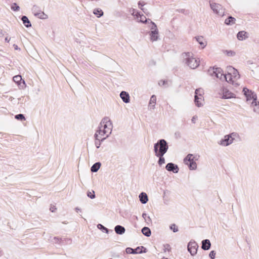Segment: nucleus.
<instances>
[{
	"label": "nucleus",
	"instance_id": "49530a36",
	"mask_svg": "<svg viewBox=\"0 0 259 259\" xmlns=\"http://www.w3.org/2000/svg\"><path fill=\"white\" fill-rule=\"evenodd\" d=\"M215 252L214 250H212L210 252L209 256L211 258L214 259L215 258Z\"/></svg>",
	"mask_w": 259,
	"mask_h": 259
},
{
	"label": "nucleus",
	"instance_id": "3c124183",
	"mask_svg": "<svg viewBox=\"0 0 259 259\" xmlns=\"http://www.w3.org/2000/svg\"><path fill=\"white\" fill-rule=\"evenodd\" d=\"M166 81L165 80H160L158 84L159 85H163L165 84Z\"/></svg>",
	"mask_w": 259,
	"mask_h": 259
},
{
	"label": "nucleus",
	"instance_id": "4be33fe9",
	"mask_svg": "<svg viewBox=\"0 0 259 259\" xmlns=\"http://www.w3.org/2000/svg\"><path fill=\"white\" fill-rule=\"evenodd\" d=\"M139 199L141 202L143 204H145L148 201V196L146 193L142 192L139 195Z\"/></svg>",
	"mask_w": 259,
	"mask_h": 259
},
{
	"label": "nucleus",
	"instance_id": "a878e982",
	"mask_svg": "<svg viewBox=\"0 0 259 259\" xmlns=\"http://www.w3.org/2000/svg\"><path fill=\"white\" fill-rule=\"evenodd\" d=\"M21 20H22L23 24L26 27H30L31 26V24L29 19H28V18L26 16H23L21 18Z\"/></svg>",
	"mask_w": 259,
	"mask_h": 259
},
{
	"label": "nucleus",
	"instance_id": "ddd939ff",
	"mask_svg": "<svg viewBox=\"0 0 259 259\" xmlns=\"http://www.w3.org/2000/svg\"><path fill=\"white\" fill-rule=\"evenodd\" d=\"M165 168L168 171H172L174 173H178L179 170L177 165L171 162L167 164Z\"/></svg>",
	"mask_w": 259,
	"mask_h": 259
},
{
	"label": "nucleus",
	"instance_id": "a19ab883",
	"mask_svg": "<svg viewBox=\"0 0 259 259\" xmlns=\"http://www.w3.org/2000/svg\"><path fill=\"white\" fill-rule=\"evenodd\" d=\"M15 118L18 120H25V118L24 116L22 114H19L15 115Z\"/></svg>",
	"mask_w": 259,
	"mask_h": 259
},
{
	"label": "nucleus",
	"instance_id": "37998d69",
	"mask_svg": "<svg viewBox=\"0 0 259 259\" xmlns=\"http://www.w3.org/2000/svg\"><path fill=\"white\" fill-rule=\"evenodd\" d=\"M228 136L231 138L232 139V140L233 141H234V140H235V139L238 137V134L236 133H232L229 135H228Z\"/></svg>",
	"mask_w": 259,
	"mask_h": 259
},
{
	"label": "nucleus",
	"instance_id": "5fc2aeb1",
	"mask_svg": "<svg viewBox=\"0 0 259 259\" xmlns=\"http://www.w3.org/2000/svg\"><path fill=\"white\" fill-rule=\"evenodd\" d=\"M135 251H138V253H141L142 252V251L141 250H140V247H138L136 249H135Z\"/></svg>",
	"mask_w": 259,
	"mask_h": 259
},
{
	"label": "nucleus",
	"instance_id": "393cba45",
	"mask_svg": "<svg viewBox=\"0 0 259 259\" xmlns=\"http://www.w3.org/2000/svg\"><path fill=\"white\" fill-rule=\"evenodd\" d=\"M252 107L254 112L259 113V102L257 100L251 102Z\"/></svg>",
	"mask_w": 259,
	"mask_h": 259
},
{
	"label": "nucleus",
	"instance_id": "7c9ffc66",
	"mask_svg": "<svg viewBox=\"0 0 259 259\" xmlns=\"http://www.w3.org/2000/svg\"><path fill=\"white\" fill-rule=\"evenodd\" d=\"M93 13L96 15L97 17L99 18L103 15V11L97 8L94 10Z\"/></svg>",
	"mask_w": 259,
	"mask_h": 259
},
{
	"label": "nucleus",
	"instance_id": "ea45409f",
	"mask_svg": "<svg viewBox=\"0 0 259 259\" xmlns=\"http://www.w3.org/2000/svg\"><path fill=\"white\" fill-rule=\"evenodd\" d=\"M171 249V247L169 244H166L163 245V250L164 252L169 251Z\"/></svg>",
	"mask_w": 259,
	"mask_h": 259
},
{
	"label": "nucleus",
	"instance_id": "c85d7f7f",
	"mask_svg": "<svg viewBox=\"0 0 259 259\" xmlns=\"http://www.w3.org/2000/svg\"><path fill=\"white\" fill-rule=\"evenodd\" d=\"M142 233L147 237H149L151 234L150 229L146 227H144L142 228Z\"/></svg>",
	"mask_w": 259,
	"mask_h": 259
},
{
	"label": "nucleus",
	"instance_id": "8fccbe9b",
	"mask_svg": "<svg viewBox=\"0 0 259 259\" xmlns=\"http://www.w3.org/2000/svg\"><path fill=\"white\" fill-rule=\"evenodd\" d=\"M101 140H96L95 141V145L97 148H99L101 145Z\"/></svg>",
	"mask_w": 259,
	"mask_h": 259
},
{
	"label": "nucleus",
	"instance_id": "423d86ee",
	"mask_svg": "<svg viewBox=\"0 0 259 259\" xmlns=\"http://www.w3.org/2000/svg\"><path fill=\"white\" fill-rule=\"evenodd\" d=\"M194 158L192 154H189L184 159V163L188 165L191 170H195L197 168V164L194 160Z\"/></svg>",
	"mask_w": 259,
	"mask_h": 259
},
{
	"label": "nucleus",
	"instance_id": "9b49d317",
	"mask_svg": "<svg viewBox=\"0 0 259 259\" xmlns=\"http://www.w3.org/2000/svg\"><path fill=\"white\" fill-rule=\"evenodd\" d=\"M223 79H225L228 82L232 83V84L234 85L235 86L237 87L239 85V84L232 77V74L230 72V71H228V74L225 75L224 74Z\"/></svg>",
	"mask_w": 259,
	"mask_h": 259
},
{
	"label": "nucleus",
	"instance_id": "0eeeda50",
	"mask_svg": "<svg viewBox=\"0 0 259 259\" xmlns=\"http://www.w3.org/2000/svg\"><path fill=\"white\" fill-rule=\"evenodd\" d=\"M243 92L246 98L247 101L252 100V102H254L257 100L256 95L251 90H249L246 88H244L243 89Z\"/></svg>",
	"mask_w": 259,
	"mask_h": 259
},
{
	"label": "nucleus",
	"instance_id": "cd10ccee",
	"mask_svg": "<svg viewBox=\"0 0 259 259\" xmlns=\"http://www.w3.org/2000/svg\"><path fill=\"white\" fill-rule=\"evenodd\" d=\"M236 19L232 16H229L225 21V23L226 25H232L235 24Z\"/></svg>",
	"mask_w": 259,
	"mask_h": 259
},
{
	"label": "nucleus",
	"instance_id": "6ab92c4d",
	"mask_svg": "<svg viewBox=\"0 0 259 259\" xmlns=\"http://www.w3.org/2000/svg\"><path fill=\"white\" fill-rule=\"evenodd\" d=\"M211 246V243L210 241L208 239H205L202 241V246L201 248L203 250H208Z\"/></svg>",
	"mask_w": 259,
	"mask_h": 259
},
{
	"label": "nucleus",
	"instance_id": "e2e57ef3",
	"mask_svg": "<svg viewBox=\"0 0 259 259\" xmlns=\"http://www.w3.org/2000/svg\"><path fill=\"white\" fill-rule=\"evenodd\" d=\"M21 98L18 99L19 100H21Z\"/></svg>",
	"mask_w": 259,
	"mask_h": 259
},
{
	"label": "nucleus",
	"instance_id": "6e6d98bb",
	"mask_svg": "<svg viewBox=\"0 0 259 259\" xmlns=\"http://www.w3.org/2000/svg\"><path fill=\"white\" fill-rule=\"evenodd\" d=\"M196 117H195V116H193L192 118V122H193V123H195V119H196Z\"/></svg>",
	"mask_w": 259,
	"mask_h": 259
},
{
	"label": "nucleus",
	"instance_id": "58836bf2",
	"mask_svg": "<svg viewBox=\"0 0 259 259\" xmlns=\"http://www.w3.org/2000/svg\"><path fill=\"white\" fill-rule=\"evenodd\" d=\"M126 252L127 253H133V254H135V253H138V251H135V249H133V248H131V247H127L126 248Z\"/></svg>",
	"mask_w": 259,
	"mask_h": 259
},
{
	"label": "nucleus",
	"instance_id": "13d9d810",
	"mask_svg": "<svg viewBox=\"0 0 259 259\" xmlns=\"http://www.w3.org/2000/svg\"><path fill=\"white\" fill-rule=\"evenodd\" d=\"M75 209H76V211H78V210H80V209H79V208H78V207H76V208H75Z\"/></svg>",
	"mask_w": 259,
	"mask_h": 259
},
{
	"label": "nucleus",
	"instance_id": "2eb2a0df",
	"mask_svg": "<svg viewBox=\"0 0 259 259\" xmlns=\"http://www.w3.org/2000/svg\"><path fill=\"white\" fill-rule=\"evenodd\" d=\"M13 80L14 82L17 83L18 85H20L22 88L25 86V81L23 80L22 81V77L21 75H16L13 77Z\"/></svg>",
	"mask_w": 259,
	"mask_h": 259
},
{
	"label": "nucleus",
	"instance_id": "79ce46f5",
	"mask_svg": "<svg viewBox=\"0 0 259 259\" xmlns=\"http://www.w3.org/2000/svg\"><path fill=\"white\" fill-rule=\"evenodd\" d=\"M170 229L173 231L174 232H177L178 228L175 224H172L170 226Z\"/></svg>",
	"mask_w": 259,
	"mask_h": 259
},
{
	"label": "nucleus",
	"instance_id": "4c0bfd02",
	"mask_svg": "<svg viewBox=\"0 0 259 259\" xmlns=\"http://www.w3.org/2000/svg\"><path fill=\"white\" fill-rule=\"evenodd\" d=\"M11 8L14 11H19L20 10V7L15 3L12 4Z\"/></svg>",
	"mask_w": 259,
	"mask_h": 259
},
{
	"label": "nucleus",
	"instance_id": "09e8293b",
	"mask_svg": "<svg viewBox=\"0 0 259 259\" xmlns=\"http://www.w3.org/2000/svg\"><path fill=\"white\" fill-rule=\"evenodd\" d=\"M98 228H101V229H103V230H105L106 233H108V229H107L106 228H105V227H104L103 225H102L101 224H99L98 225Z\"/></svg>",
	"mask_w": 259,
	"mask_h": 259
},
{
	"label": "nucleus",
	"instance_id": "de8ad7c7",
	"mask_svg": "<svg viewBox=\"0 0 259 259\" xmlns=\"http://www.w3.org/2000/svg\"><path fill=\"white\" fill-rule=\"evenodd\" d=\"M227 54L228 56H234L235 55V53L232 51H227Z\"/></svg>",
	"mask_w": 259,
	"mask_h": 259
},
{
	"label": "nucleus",
	"instance_id": "412c9836",
	"mask_svg": "<svg viewBox=\"0 0 259 259\" xmlns=\"http://www.w3.org/2000/svg\"><path fill=\"white\" fill-rule=\"evenodd\" d=\"M248 33L245 31H239L237 35V38L240 40H243L248 37Z\"/></svg>",
	"mask_w": 259,
	"mask_h": 259
},
{
	"label": "nucleus",
	"instance_id": "f8f14e48",
	"mask_svg": "<svg viewBox=\"0 0 259 259\" xmlns=\"http://www.w3.org/2000/svg\"><path fill=\"white\" fill-rule=\"evenodd\" d=\"M233 142L232 139H231L229 136L226 135L224 136V139H222L219 144L223 146H227L231 144Z\"/></svg>",
	"mask_w": 259,
	"mask_h": 259
},
{
	"label": "nucleus",
	"instance_id": "20e7f679",
	"mask_svg": "<svg viewBox=\"0 0 259 259\" xmlns=\"http://www.w3.org/2000/svg\"><path fill=\"white\" fill-rule=\"evenodd\" d=\"M210 7L213 12L220 16H223L225 15V9L222 5L213 2H210Z\"/></svg>",
	"mask_w": 259,
	"mask_h": 259
},
{
	"label": "nucleus",
	"instance_id": "bf43d9fd",
	"mask_svg": "<svg viewBox=\"0 0 259 259\" xmlns=\"http://www.w3.org/2000/svg\"><path fill=\"white\" fill-rule=\"evenodd\" d=\"M133 12L132 13V15H135V14H134V13H135V12H135V10H134V9H133Z\"/></svg>",
	"mask_w": 259,
	"mask_h": 259
},
{
	"label": "nucleus",
	"instance_id": "c03bdc74",
	"mask_svg": "<svg viewBox=\"0 0 259 259\" xmlns=\"http://www.w3.org/2000/svg\"><path fill=\"white\" fill-rule=\"evenodd\" d=\"M143 218L146 221L151 222V219H150L149 216H148L147 214L145 213H143L142 214Z\"/></svg>",
	"mask_w": 259,
	"mask_h": 259
},
{
	"label": "nucleus",
	"instance_id": "2f4dec72",
	"mask_svg": "<svg viewBox=\"0 0 259 259\" xmlns=\"http://www.w3.org/2000/svg\"><path fill=\"white\" fill-rule=\"evenodd\" d=\"M1 98L5 101H7V100L12 101L13 99H14V98L12 96L7 94V93L3 94L2 96H1Z\"/></svg>",
	"mask_w": 259,
	"mask_h": 259
},
{
	"label": "nucleus",
	"instance_id": "6e6552de",
	"mask_svg": "<svg viewBox=\"0 0 259 259\" xmlns=\"http://www.w3.org/2000/svg\"><path fill=\"white\" fill-rule=\"evenodd\" d=\"M187 248L191 255L194 256L197 253L198 245L195 241L191 240L188 243Z\"/></svg>",
	"mask_w": 259,
	"mask_h": 259
},
{
	"label": "nucleus",
	"instance_id": "680f3d73",
	"mask_svg": "<svg viewBox=\"0 0 259 259\" xmlns=\"http://www.w3.org/2000/svg\"><path fill=\"white\" fill-rule=\"evenodd\" d=\"M213 76H215V73H213Z\"/></svg>",
	"mask_w": 259,
	"mask_h": 259
},
{
	"label": "nucleus",
	"instance_id": "b1692460",
	"mask_svg": "<svg viewBox=\"0 0 259 259\" xmlns=\"http://www.w3.org/2000/svg\"><path fill=\"white\" fill-rule=\"evenodd\" d=\"M203 101L202 98L199 97L197 95L195 96V103L197 107H200L203 106Z\"/></svg>",
	"mask_w": 259,
	"mask_h": 259
},
{
	"label": "nucleus",
	"instance_id": "a211bd4d",
	"mask_svg": "<svg viewBox=\"0 0 259 259\" xmlns=\"http://www.w3.org/2000/svg\"><path fill=\"white\" fill-rule=\"evenodd\" d=\"M156 102V97L155 95H152L150 99L149 103V108L151 109H154L155 107Z\"/></svg>",
	"mask_w": 259,
	"mask_h": 259
},
{
	"label": "nucleus",
	"instance_id": "e433bc0d",
	"mask_svg": "<svg viewBox=\"0 0 259 259\" xmlns=\"http://www.w3.org/2000/svg\"><path fill=\"white\" fill-rule=\"evenodd\" d=\"M87 194L88 197H89V198H90L92 199H94L96 197L95 191L94 190H92L91 191H88L87 192Z\"/></svg>",
	"mask_w": 259,
	"mask_h": 259
},
{
	"label": "nucleus",
	"instance_id": "4d7b16f0",
	"mask_svg": "<svg viewBox=\"0 0 259 259\" xmlns=\"http://www.w3.org/2000/svg\"><path fill=\"white\" fill-rule=\"evenodd\" d=\"M10 40V38H8V37L5 38V41L7 42H9Z\"/></svg>",
	"mask_w": 259,
	"mask_h": 259
},
{
	"label": "nucleus",
	"instance_id": "f257e3e1",
	"mask_svg": "<svg viewBox=\"0 0 259 259\" xmlns=\"http://www.w3.org/2000/svg\"><path fill=\"white\" fill-rule=\"evenodd\" d=\"M184 62L191 69H195L199 65V61L197 60L189 52L184 53L182 54Z\"/></svg>",
	"mask_w": 259,
	"mask_h": 259
},
{
	"label": "nucleus",
	"instance_id": "4468645a",
	"mask_svg": "<svg viewBox=\"0 0 259 259\" xmlns=\"http://www.w3.org/2000/svg\"><path fill=\"white\" fill-rule=\"evenodd\" d=\"M228 71H230V72L231 73L232 77L236 81L237 79L239 78L240 75L239 74V72L234 68L232 67V66L228 67Z\"/></svg>",
	"mask_w": 259,
	"mask_h": 259
},
{
	"label": "nucleus",
	"instance_id": "864d4df0",
	"mask_svg": "<svg viewBox=\"0 0 259 259\" xmlns=\"http://www.w3.org/2000/svg\"><path fill=\"white\" fill-rule=\"evenodd\" d=\"M54 239L55 240L56 243H58L61 240V239H59V238L57 237H54Z\"/></svg>",
	"mask_w": 259,
	"mask_h": 259
},
{
	"label": "nucleus",
	"instance_id": "aec40b11",
	"mask_svg": "<svg viewBox=\"0 0 259 259\" xmlns=\"http://www.w3.org/2000/svg\"><path fill=\"white\" fill-rule=\"evenodd\" d=\"M196 40L200 44L202 49L204 48L206 46V42L204 41V38L202 36H198L195 37Z\"/></svg>",
	"mask_w": 259,
	"mask_h": 259
},
{
	"label": "nucleus",
	"instance_id": "052dcab7",
	"mask_svg": "<svg viewBox=\"0 0 259 259\" xmlns=\"http://www.w3.org/2000/svg\"><path fill=\"white\" fill-rule=\"evenodd\" d=\"M50 209L51 210V211H52V212H53V211H54V210H52V208H50Z\"/></svg>",
	"mask_w": 259,
	"mask_h": 259
},
{
	"label": "nucleus",
	"instance_id": "bb28decb",
	"mask_svg": "<svg viewBox=\"0 0 259 259\" xmlns=\"http://www.w3.org/2000/svg\"><path fill=\"white\" fill-rule=\"evenodd\" d=\"M234 95V94L232 93L229 91L225 90L224 91L223 97L225 99H230L233 98Z\"/></svg>",
	"mask_w": 259,
	"mask_h": 259
},
{
	"label": "nucleus",
	"instance_id": "f03ea898",
	"mask_svg": "<svg viewBox=\"0 0 259 259\" xmlns=\"http://www.w3.org/2000/svg\"><path fill=\"white\" fill-rule=\"evenodd\" d=\"M168 149L167 143L164 139L159 140L154 145L155 155L165 154L167 151Z\"/></svg>",
	"mask_w": 259,
	"mask_h": 259
},
{
	"label": "nucleus",
	"instance_id": "39448f33",
	"mask_svg": "<svg viewBox=\"0 0 259 259\" xmlns=\"http://www.w3.org/2000/svg\"><path fill=\"white\" fill-rule=\"evenodd\" d=\"M109 136L110 135L107 133L106 130L101 128V126L99 125L98 129L96 131L94 136L96 140H101V141H103Z\"/></svg>",
	"mask_w": 259,
	"mask_h": 259
},
{
	"label": "nucleus",
	"instance_id": "dca6fc26",
	"mask_svg": "<svg viewBox=\"0 0 259 259\" xmlns=\"http://www.w3.org/2000/svg\"><path fill=\"white\" fill-rule=\"evenodd\" d=\"M120 97L124 103H128L130 102V95L127 92L122 91L120 94Z\"/></svg>",
	"mask_w": 259,
	"mask_h": 259
},
{
	"label": "nucleus",
	"instance_id": "a18cd8bd",
	"mask_svg": "<svg viewBox=\"0 0 259 259\" xmlns=\"http://www.w3.org/2000/svg\"><path fill=\"white\" fill-rule=\"evenodd\" d=\"M145 3L143 2H139L138 3V5L140 6H141V7H140V9L145 13H146V10H145L144 8H142V7L145 5Z\"/></svg>",
	"mask_w": 259,
	"mask_h": 259
},
{
	"label": "nucleus",
	"instance_id": "473e14b6",
	"mask_svg": "<svg viewBox=\"0 0 259 259\" xmlns=\"http://www.w3.org/2000/svg\"><path fill=\"white\" fill-rule=\"evenodd\" d=\"M164 155V154H162V155H157L156 154V155H155V156L156 157L159 158L158 163L159 165H161L165 163V159L163 157Z\"/></svg>",
	"mask_w": 259,
	"mask_h": 259
},
{
	"label": "nucleus",
	"instance_id": "72a5a7b5",
	"mask_svg": "<svg viewBox=\"0 0 259 259\" xmlns=\"http://www.w3.org/2000/svg\"><path fill=\"white\" fill-rule=\"evenodd\" d=\"M149 20L150 21V24H151L150 32L158 31V30L157 29V25H156V24L154 22L151 21L150 19H149Z\"/></svg>",
	"mask_w": 259,
	"mask_h": 259
},
{
	"label": "nucleus",
	"instance_id": "1a4fd4ad",
	"mask_svg": "<svg viewBox=\"0 0 259 259\" xmlns=\"http://www.w3.org/2000/svg\"><path fill=\"white\" fill-rule=\"evenodd\" d=\"M208 73L211 76H213V73H215V76L220 78V79H223L224 74L222 73V70L220 68H210L208 70Z\"/></svg>",
	"mask_w": 259,
	"mask_h": 259
},
{
	"label": "nucleus",
	"instance_id": "c756f323",
	"mask_svg": "<svg viewBox=\"0 0 259 259\" xmlns=\"http://www.w3.org/2000/svg\"><path fill=\"white\" fill-rule=\"evenodd\" d=\"M101 166V163L100 162H96L91 167V170L92 172H97Z\"/></svg>",
	"mask_w": 259,
	"mask_h": 259
},
{
	"label": "nucleus",
	"instance_id": "9d476101",
	"mask_svg": "<svg viewBox=\"0 0 259 259\" xmlns=\"http://www.w3.org/2000/svg\"><path fill=\"white\" fill-rule=\"evenodd\" d=\"M37 9V7L34 6L32 9L35 16L41 19H47L48 18V15L46 14L44 12L41 11L38 12Z\"/></svg>",
	"mask_w": 259,
	"mask_h": 259
},
{
	"label": "nucleus",
	"instance_id": "7ed1b4c3",
	"mask_svg": "<svg viewBox=\"0 0 259 259\" xmlns=\"http://www.w3.org/2000/svg\"><path fill=\"white\" fill-rule=\"evenodd\" d=\"M99 125L101 126V128L106 130L107 134L110 135L111 134L113 128V124L109 117H104L101 121Z\"/></svg>",
	"mask_w": 259,
	"mask_h": 259
},
{
	"label": "nucleus",
	"instance_id": "5701e85b",
	"mask_svg": "<svg viewBox=\"0 0 259 259\" xmlns=\"http://www.w3.org/2000/svg\"><path fill=\"white\" fill-rule=\"evenodd\" d=\"M115 232L116 234L119 235H122L125 233V228L120 225H117L114 228Z\"/></svg>",
	"mask_w": 259,
	"mask_h": 259
},
{
	"label": "nucleus",
	"instance_id": "f704fd0d",
	"mask_svg": "<svg viewBox=\"0 0 259 259\" xmlns=\"http://www.w3.org/2000/svg\"><path fill=\"white\" fill-rule=\"evenodd\" d=\"M135 15L138 18L140 17V19H139L140 21L142 23H146L147 22V20L146 17L143 15H141L139 13L137 12Z\"/></svg>",
	"mask_w": 259,
	"mask_h": 259
},
{
	"label": "nucleus",
	"instance_id": "603ef678",
	"mask_svg": "<svg viewBox=\"0 0 259 259\" xmlns=\"http://www.w3.org/2000/svg\"><path fill=\"white\" fill-rule=\"evenodd\" d=\"M13 47L14 48V49L15 50H20V49L18 47L17 45H15V44H14L13 45Z\"/></svg>",
	"mask_w": 259,
	"mask_h": 259
},
{
	"label": "nucleus",
	"instance_id": "c9c22d12",
	"mask_svg": "<svg viewBox=\"0 0 259 259\" xmlns=\"http://www.w3.org/2000/svg\"><path fill=\"white\" fill-rule=\"evenodd\" d=\"M195 96L197 95L199 97L202 98V95L204 94V91L202 89L199 88L195 90Z\"/></svg>",
	"mask_w": 259,
	"mask_h": 259
},
{
	"label": "nucleus",
	"instance_id": "f3484780",
	"mask_svg": "<svg viewBox=\"0 0 259 259\" xmlns=\"http://www.w3.org/2000/svg\"><path fill=\"white\" fill-rule=\"evenodd\" d=\"M150 39L151 41H157L159 39V32H149Z\"/></svg>",
	"mask_w": 259,
	"mask_h": 259
}]
</instances>
